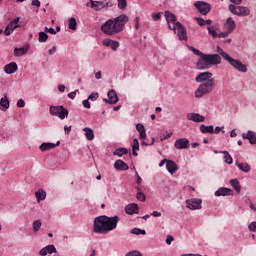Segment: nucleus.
I'll list each match as a JSON object with an SVG mask.
<instances>
[{
    "label": "nucleus",
    "mask_w": 256,
    "mask_h": 256,
    "mask_svg": "<svg viewBox=\"0 0 256 256\" xmlns=\"http://www.w3.org/2000/svg\"><path fill=\"white\" fill-rule=\"evenodd\" d=\"M29 48L24 46L22 48H15L14 49V57H23V55H27Z\"/></svg>",
    "instance_id": "7c9ffc66"
},
{
    "label": "nucleus",
    "mask_w": 256,
    "mask_h": 256,
    "mask_svg": "<svg viewBox=\"0 0 256 256\" xmlns=\"http://www.w3.org/2000/svg\"><path fill=\"white\" fill-rule=\"evenodd\" d=\"M17 69H19V67L17 66L16 62H11L4 67V71L7 73V75H13V73H17Z\"/></svg>",
    "instance_id": "393cba45"
},
{
    "label": "nucleus",
    "mask_w": 256,
    "mask_h": 256,
    "mask_svg": "<svg viewBox=\"0 0 256 256\" xmlns=\"http://www.w3.org/2000/svg\"><path fill=\"white\" fill-rule=\"evenodd\" d=\"M189 145H190V142H189V139L187 138H180L174 142V147L176 149H189Z\"/></svg>",
    "instance_id": "f3484780"
},
{
    "label": "nucleus",
    "mask_w": 256,
    "mask_h": 256,
    "mask_svg": "<svg viewBox=\"0 0 256 256\" xmlns=\"http://www.w3.org/2000/svg\"><path fill=\"white\" fill-rule=\"evenodd\" d=\"M215 197H230L233 195V190L227 187H221L214 193Z\"/></svg>",
    "instance_id": "6ab92c4d"
},
{
    "label": "nucleus",
    "mask_w": 256,
    "mask_h": 256,
    "mask_svg": "<svg viewBox=\"0 0 256 256\" xmlns=\"http://www.w3.org/2000/svg\"><path fill=\"white\" fill-rule=\"evenodd\" d=\"M114 168L116 169V171H128L129 165L123 162V160H116L114 163Z\"/></svg>",
    "instance_id": "a878e982"
},
{
    "label": "nucleus",
    "mask_w": 256,
    "mask_h": 256,
    "mask_svg": "<svg viewBox=\"0 0 256 256\" xmlns=\"http://www.w3.org/2000/svg\"><path fill=\"white\" fill-rule=\"evenodd\" d=\"M136 130L140 135V139H147V131L145 130V126L143 124H136Z\"/></svg>",
    "instance_id": "c756f323"
},
{
    "label": "nucleus",
    "mask_w": 256,
    "mask_h": 256,
    "mask_svg": "<svg viewBox=\"0 0 256 256\" xmlns=\"http://www.w3.org/2000/svg\"><path fill=\"white\" fill-rule=\"evenodd\" d=\"M248 229H249V231H252L253 233H256V222H251L248 225Z\"/></svg>",
    "instance_id": "3c124183"
},
{
    "label": "nucleus",
    "mask_w": 256,
    "mask_h": 256,
    "mask_svg": "<svg viewBox=\"0 0 256 256\" xmlns=\"http://www.w3.org/2000/svg\"><path fill=\"white\" fill-rule=\"evenodd\" d=\"M236 167H238V169H240V171H242L243 173H249V171H251V165H249L248 163H239V161L235 162Z\"/></svg>",
    "instance_id": "c85d7f7f"
},
{
    "label": "nucleus",
    "mask_w": 256,
    "mask_h": 256,
    "mask_svg": "<svg viewBox=\"0 0 256 256\" xmlns=\"http://www.w3.org/2000/svg\"><path fill=\"white\" fill-rule=\"evenodd\" d=\"M214 88L215 80H209L208 82L200 84L194 92V95L196 99H201V97H204V95H209V93H212Z\"/></svg>",
    "instance_id": "39448f33"
},
{
    "label": "nucleus",
    "mask_w": 256,
    "mask_h": 256,
    "mask_svg": "<svg viewBox=\"0 0 256 256\" xmlns=\"http://www.w3.org/2000/svg\"><path fill=\"white\" fill-rule=\"evenodd\" d=\"M232 32H229V30H226L224 32L218 33L217 39H226L228 35H231Z\"/></svg>",
    "instance_id": "09e8293b"
},
{
    "label": "nucleus",
    "mask_w": 256,
    "mask_h": 256,
    "mask_svg": "<svg viewBox=\"0 0 256 256\" xmlns=\"http://www.w3.org/2000/svg\"><path fill=\"white\" fill-rule=\"evenodd\" d=\"M41 227H43V222L41 220H36L32 223V231L33 233H39L41 230Z\"/></svg>",
    "instance_id": "c9c22d12"
},
{
    "label": "nucleus",
    "mask_w": 256,
    "mask_h": 256,
    "mask_svg": "<svg viewBox=\"0 0 256 256\" xmlns=\"http://www.w3.org/2000/svg\"><path fill=\"white\" fill-rule=\"evenodd\" d=\"M166 169L168 171V173H170V175H175V173H177L179 166H177V163H175V161L173 160H168L167 164H166Z\"/></svg>",
    "instance_id": "b1692460"
},
{
    "label": "nucleus",
    "mask_w": 256,
    "mask_h": 256,
    "mask_svg": "<svg viewBox=\"0 0 256 256\" xmlns=\"http://www.w3.org/2000/svg\"><path fill=\"white\" fill-rule=\"evenodd\" d=\"M127 215H137L139 213V205L137 203H130L125 207Z\"/></svg>",
    "instance_id": "412c9836"
},
{
    "label": "nucleus",
    "mask_w": 256,
    "mask_h": 256,
    "mask_svg": "<svg viewBox=\"0 0 256 256\" xmlns=\"http://www.w3.org/2000/svg\"><path fill=\"white\" fill-rule=\"evenodd\" d=\"M58 91H60V93H65V84H59Z\"/></svg>",
    "instance_id": "338daca9"
},
{
    "label": "nucleus",
    "mask_w": 256,
    "mask_h": 256,
    "mask_svg": "<svg viewBox=\"0 0 256 256\" xmlns=\"http://www.w3.org/2000/svg\"><path fill=\"white\" fill-rule=\"evenodd\" d=\"M61 145V142L58 141L56 143H51V142H44L39 146L40 151L45 153V151H49L51 149H55V147H59Z\"/></svg>",
    "instance_id": "aec40b11"
},
{
    "label": "nucleus",
    "mask_w": 256,
    "mask_h": 256,
    "mask_svg": "<svg viewBox=\"0 0 256 256\" xmlns=\"http://www.w3.org/2000/svg\"><path fill=\"white\" fill-rule=\"evenodd\" d=\"M102 45L104 47H110L112 51H117L119 49V41L113 40L111 38H106L102 40Z\"/></svg>",
    "instance_id": "2eb2a0df"
},
{
    "label": "nucleus",
    "mask_w": 256,
    "mask_h": 256,
    "mask_svg": "<svg viewBox=\"0 0 256 256\" xmlns=\"http://www.w3.org/2000/svg\"><path fill=\"white\" fill-rule=\"evenodd\" d=\"M11 33H13V30L9 28V26H6L5 30H4V34L9 37V35H11Z\"/></svg>",
    "instance_id": "e2e57ef3"
},
{
    "label": "nucleus",
    "mask_w": 256,
    "mask_h": 256,
    "mask_svg": "<svg viewBox=\"0 0 256 256\" xmlns=\"http://www.w3.org/2000/svg\"><path fill=\"white\" fill-rule=\"evenodd\" d=\"M200 131L203 134L210 133L212 135L213 133H215V128L213 127V125L205 126L204 124H202L200 125Z\"/></svg>",
    "instance_id": "473e14b6"
},
{
    "label": "nucleus",
    "mask_w": 256,
    "mask_h": 256,
    "mask_svg": "<svg viewBox=\"0 0 256 256\" xmlns=\"http://www.w3.org/2000/svg\"><path fill=\"white\" fill-rule=\"evenodd\" d=\"M225 127L224 126H222V127H219V126H217V127H215V129H214V133L216 134V135H219V133H221V131H222V133H225Z\"/></svg>",
    "instance_id": "8fccbe9b"
},
{
    "label": "nucleus",
    "mask_w": 256,
    "mask_h": 256,
    "mask_svg": "<svg viewBox=\"0 0 256 256\" xmlns=\"http://www.w3.org/2000/svg\"><path fill=\"white\" fill-rule=\"evenodd\" d=\"M207 31H208V34L211 35V37H213V39H217V37L219 36V33H217V31L215 30V27L213 26H208Z\"/></svg>",
    "instance_id": "a19ab883"
},
{
    "label": "nucleus",
    "mask_w": 256,
    "mask_h": 256,
    "mask_svg": "<svg viewBox=\"0 0 256 256\" xmlns=\"http://www.w3.org/2000/svg\"><path fill=\"white\" fill-rule=\"evenodd\" d=\"M248 205L251 211H254V213H256V204L249 200Z\"/></svg>",
    "instance_id": "4d7b16f0"
},
{
    "label": "nucleus",
    "mask_w": 256,
    "mask_h": 256,
    "mask_svg": "<svg viewBox=\"0 0 256 256\" xmlns=\"http://www.w3.org/2000/svg\"><path fill=\"white\" fill-rule=\"evenodd\" d=\"M224 155V161L228 164V165H233V157H231V155L229 154L228 151H222L221 152Z\"/></svg>",
    "instance_id": "ea45409f"
},
{
    "label": "nucleus",
    "mask_w": 256,
    "mask_h": 256,
    "mask_svg": "<svg viewBox=\"0 0 256 256\" xmlns=\"http://www.w3.org/2000/svg\"><path fill=\"white\" fill-rule=\"evenodd\" d=\"M217 53H219L220 57L224 59V61H227L231 67L236 69V71H239V73H247V65L243 64L241 60L234 59L229 55V53L225 52L221 47L217 46Z\"/></svg>",
    "instance_id": "20e7f679"
},
{
    "label": "nucleus",
    "mask_w": 256,
    "mask_h": 256,
    "mask_svg": "<svg viewBox=\"0 0 256 256\" xmlns=\"http://www.w3.org/2000/svg\"><path fill=\"white\" fill-rule=\"evenodd\" d=\"M230 185L231 187H233L236 193H241V183H239V180L237 179L230 180Z\"/></svg>",
    "instance_id": "f704fd0d"
},
{
    "label": "nucleus",
    "mask_w": 256,
    "mask_h": 256,
    "mask_svg": "<svg viewBox=\"0 0 256 256\" xmlns=\"http://www.w3.org/2000/svg\"><path fill=\"white\" fill-rule=\"evenodd\" d=\"M173 241H175V238H173V236H171V235H168L166 238L167 245H171V243H173Z\"/></svg>",
    "instance_id": "680f3d73"
},
{
    "label": "nucleus",
    "mask_w": 256,
    "mask_h": 256,
    "mask_svg": "<svg viewBox=\"0 0 256 256\" xmlns=\"http://www.w3.org/2000/svg\"><path fill=\"white\" fill-rule=\"evenodd\" d=\"M47 39H49V35H47V33L39 32V38H38L39 43H46Z\"/></svg>",
    "instance_id": "c03bdc74"
},
{
    "label": "nucleus",
    "mask_w": 256,
    "mask_h": 256,
    "mask_svg": "<svg viewBox=\"0 0 256 256\" xmlns=\"http://www.w3.org/2000/svg\"><path fill=\"white\" fill-rule=\"evenodd\" d=\"M98 99H99V93L98 92H92L88 96V100H90V101H97Z\"/></svg>",
    "instance_id": "de8ad7c7"
},
{
    "label": "nucleus",
    "mask_w": 256,
    "mask_h": 256,
    "mask_svg": "<svg viewBox=\"0 0 256 256\" xmlns=\"http://www.w3.org/2000/svg\"><path fill=\"white\" fill-rule=\"evenodd\" d=\"M195 20L197 21L198 25H200V27H203L205 25V19L195 18Z\"/></svg>",
    "instance_id": "bf43d9fd"
},
{
    "label": "nucleus",
    "mask_w": 256,
    "mask_h": 256,
    "mask_svg": "<svg viewBox=\"0 0 256 256\" xmlns=\"http://www.w3.org/2000/svg\"><path fill=\"white\" fill-rule=\"evenodd\" d=\"M242 139H248L250 145H256V132L249 130L242 134Z\"/></svg>",
    "instance_id": "5701e85b"
},
{
    "label": "nucleus",
    "mask_w": 256,
    "mask_h": 256,
    "mask_svg": "<svg viewBox=\"0 0 256 256\" xmlns=\"http://www.w3.org/2000/svg\"><path fill=\"white\" fill-rule=\"evenodd\" d=\"M83 107L85 109H91V103L89 102V98L82 101Z\"/></svg>",
    "instance_id": "603ef678"
},
{
    "label": "nucleus",
    "mask_w": 256,
    "mask_h": 256,
    "mask_svg": "<svg viewBox=\"0 0 256 256\" xmlns=\"http://www.w3.org/2000/svg\"><path fill=\"white\" fill-rule=\"evenodd\" d=\"M107 96L108 99H103L104 103H107L108 105H115L116 103H119V96L117 95V91L112 89L107 93Z\"/></svg>",
    "instance_id": "ddd939ff"
},
{
    "label": "nucleus",
    "mask_w": 256,
    "mask_h": 256,
    "mask_svg": "<svg viewBox=\"0 0 256 256\" xmlns=\"http://www.w3.org/2000/svg\"><path fill=\"white\" fill-rule=\"evenodd\" d=\"M10 107V101L7 96H4L0 99V111H7Z\"/></svg>",
    "instance_id": "cd10ccee"
},
{
    "label": "nucleus",
    "mask_w": 256,
    "mask_h": 256,
    "mask_svg": "<svg viewBox=\"0 0 256 256\" xmlns=\"http://www.w3.org/2000/svg\"><path fill=\"white\" fill-rule=\"evenodd\" d=\"M235 27H237V25L235 24V20H233L232 17L227 18L224 23L225 31H229V33H233V31H235Z\"/></svg>",
    "instance_id": "4be33fe9"
},
{
    "label": "nucleus",
    "mask_w": 256,
    "mask_h": 256,
    "mask_svg": "<svg viewBox=\"0 0 256 256\" xmlns=\"http://www.w3.org/2000/svg\"><path fill=\"white\" fill-rule=\"evenodd\" d=\"M131 147H132V154L134 155V157H137V155H139L137 153V151H139V140L137 138L133 140Z\"/></svg>",
    "instance_id": "e433bc0d"
},
{
    "label": "nucleus",
    "mask_w": 256,
    "mask_h": 256,
    "mask_svg": "<svg viewBox=\"0 0 256 256\" xmlns=\"http://www.w3.org/2000/svg\"><path fill=\"white\" fill-rule=\"evenodd\" d=\"M165 19L168 23L169 29L175 31L177 29V25L181 24L177 21V16L171 12H165Z\"/></svg>",
    "instance_id": "1a4fd4ad"
},
{
    "label": "nucleus",
    "mask_w": 256,
    "mask_h": 256,
    "mask_svg": "<svg viewBox=\"0 0 256 256\" xmlns=\"http://www.w3.org/2000/svg\"><path fill=\"white\" fill-rule=\"evenodd\" d=\"M229 11L237 17H247L251 14V10L245 6H235V4L229 5Z\"/></svg>",
    "instance_id": "0eeeda50"
},
{
    "label": "nucleus",
    "mask_w": 256,
    "mask_h": 256,
    "mask_svg": "<svg viewBox=\"0 0 256 256\" xmlns=\"http://www.w3.org/2000/svg\"><path fill=\"white\" fill-rule=\"evenodd\" d=\"M194 6L199 13H201V15H208V13L211 11V4L207 2L197 1L195 2Z\"/></svg>",
    "instance_id": "9b49d317"
},
{
    "label": "nucleus",
    "mask_w": 256,
    "mask_h": 256,
    "mask_svg": "<svg viewBox=\"0 0 256 256\" xmlns=\"http://www.w3.org/2000/svg\"><path fill=\"white\" fill-rule=\"evenodd\" d=\"M173 135V132H169L167 135H165L164 137L160 138V141H165L167 139H170V137Z\"/></svg>",
    "instance_id": "69168bd1"
},
{
    "label": "nucleus",
    "mask_w": 256,
    "mask_h": 256,
    "mask_svg": "<svg viewBox=\"0 0 256 256\" xmlns=\"http://www.w3.org/2000/svg\"><path fill=\"white\" fill-rule=\"evenodd\" d=\"M69 29L72 31H77V20L75 18L69 19Z\"/></svg>",
    "instance_id": "37998d69"
},
{
    "label": "nucleus",
    "mask_w": 256,
    "mask_h": 256,
    "mask_svg": "<svg viewBox=\"0 0 256 256\" xmlns=\"http://www.w3.org/2000/svg\"><path fill=\"white\" fill-rule=\"evenodd\" d=\"M127 153H129L127 148H118L113 152V155H116L117 157H123V155H127Z\"/></svg>",
    "instance_id": "58836bf2"
},
{
    "label": "nucleus",
    "mask_w": 256,
    "mask_h": 256,
    "mask_svg": "<svg viewBox=\"0 0 256 256\" xmlns=\"http://www.w3.org/2000/svg\"><path fill=\"white\" fill-rule=\"evenodd\" d=\"M45 31H47V33H50L51 35H57V30H55L54 28L45 27Z\"/></svg>",
    "instance_id": "6e6d98bb"
},
{
    "label": "nucleus",
    "mask_w": 256,
    "mask_h": 256,
    "mask_svg": "<svg viewBox=\"0 0 256 256\" xmlns=\"http://www.w3.org/2000/svg\"><path fill=\"white\" fill-rule=\"evenodd\" d=\"M174 33L178 35L180 41H187V29L185 26H183V24H178L174 30Z\"/></svg>",
    "instance_id": "4468645a"
},
{
    "label": "nucleus",
    "mask_w": 256,
    "mask_h": 256,
    "mask_svg": "<svg viewBox=\"0 0 256 256\" xmlns=\"http://www.w3.org/2000/svg\"><path fill=\"white\" fill-rule=\"evenodd\" d=\"M190 51H192V53H194V55H197L198 57H201L202 55H204L205 53L201 52V50L196 49L193 46H189Z\"/></svg>",
    "instance_id": "49530a36"
},
{
    "label": "nucleus",
    "mask_w": 256,
    "mask_h": 256,
    "mask_svg": "<svg viewBox=\"0 0 256 256\" xmlns=\"http://www.w3.org/2000/svg\"><path fill=\"white\" fill-rule=\"evenodd\" d=\"M152 19L153 21L161 20V13H152Z\"/></svg>",
    "instance_id": "5fc2aeb1"
},
{
    "label": "nucleus",
    "mask_w": 256,
    "mask_h": 256,
    "mask_svg": "<svg viewBox=\"0 0 256 256\" xmlns=\"http://www.w3.org/2000/svg\"><path fill=\"white\" fill-rule=\"evenodd\" d=\"M17 107H19V108L25 107V100H23V99L20 98V99L17 101Z\"/></svg>",
    "instance_id": "052dcab7"
},
{
    "label": "nucleus",
    "mask_w": 256,
    "mask_h": 256,
    "mask_svg": "<svg viewBox=\"0 0 256 256\" xmlns=\"http://www.w3.org/2000/svg\"><path fill=\"white\" fill-rule=\"evenodd\" d=\"M186 117H187L188 121H193L194 123L205 122V116H203L199 113L191 112V113H188Z\"/></svg>",
    "instance_id": "dca6fc26"
},
{
    "label": "nucleus",
    "mask_w": 256,
    "mask_h": 256,
    "mask_svg": "<svg viewBox=\"0 0 256 256\" xmlns=\"http://www.w3.org/2000/svg\"><path fill=\"white\" fill-rule=\"evenodd\" d=\"M129 23V16L121 14L118 17L110 18L101 25V31L108 37L119 35L125 31V26Z\"/></svg>",
    "instance_id": "f257e3e1"
},
{
    "label": "nucleus",
    "mask_w": 256,
    "mask_h": 256,
    "mask_svg": "<svg viewBox=\"0 0 256 256\" xmlns=\"http://www.w3.org/2000/svg\"><path fill=\"white\" fill-rule=\"evenodd\" d=\"M49 111L52 117H58L61 120L69 116V110L63 106H50Z\"/></svg>",
    "instance_id": "423d86ee"
},
{
    "label": "nucleus",
    "mask_w": 256,
    "mask_h": 256,
    "mask_svg": "<svg viewBox=\"0 0 256 256\" xmlns=\"http://www.w3.org/2000/svg\"><path fill=\"white\" fill-rule=\"evenodd\" d=\"M221 63V55L218 54H202L201 57H199L196 67L200 71H203L205 69H211L213 65H219Z\"/></svg>",
    "instance_id": "7ed1b4c3"
},
{
    "label": "nucleus",
    "mask_w": 256,
    "mask_h": 256,
    "mask_svg": "<svg viewBox=\"0 0 256 256\" xmlns=\"http://www.w3.org/2000/svg\"><path fill=\"white\" fill-rule=\"evenodd\" d=\"M20 17H16L14 18L7 26L12 30L15 31V29H19L20 25H19V21H20Z\"/></svg>",
    "instance_id": "72a5a7b5"
},
{
    "label": "nucleus",
    "mask_w": 256,
    "mask_h": 256,
    "mask_svg": "<svg viewBox=\"0 0 256 256\" xmlns=\"http://www.w3.org/2000/svg\"><path fill=\"white\" fill-rule=\"evenodd\" d=\"M113 5V2L111 1H94L90 0V8L93 9V11H102V9H107Z\"/></svg>",
    "instance_id": "6e6552de"
},
{
    "label": "nucleus",
    "mask_w": 256,
    "mask_h": 256,
    "mask_svg": "<svg viewBox=\"0 0 256 256\" xmlns=\"http://www.w3.org/2000/svg\"><path fill=\"white\" fill-rule=\"evenodd\" d=\"M202 203H203V200L199 198H192V199L186 200V207L191 211H197L198 209H201Z\"/></svg>",
    "instance_id": "f8f14e48"
},
{
    "label": "nucleus",
    "mask_w": 256,
    "mask_h": 256,
    "mask_svg": "<svg viewBox=\"0 0 256 256\" xmlns=\"http://www.w3.org/2000/svg\"><path fill=\"white\" fill-rule=\"evenodd\" d=\"M196 83H207L208 81H215V78H213V73L211 72H201L199 73L195 78Z\"/></svg>",
    "instance_id": "9d476101"
},
{
    "label": "nucleus",
    "mask_w": 256,
    "mask_h": 256,
    "mask_svg": "<svg viewBox=\"0 0 256 256\" xmlns=\"http://www.w3.org/2000/svg\"><path fill=\"white\" fill-rule=\"evenodd\" d=\"M130 233L132 235H147V232L143 229L140 228H133Z\"/></svg>",
    "instance_id": "79ce46f5"
},
{
    "label": "nucleus",
    "mask_w": 256,
    "mask_h": 256,
    "mask_svg": "<svg viewBox=\"0 0 256 256\" xmlns=\"http://www.w3.org/2000/svg\"><path fill=\"white\" fill-rule=\"evenodd\" d=\"M155 144V138H152L150 142L142 141L141 145H144L145 147H149V145Z\"/></svg>",
    "instance_id": "864d4df0"
},
{
    "label": "nucleus",
    "mask_w": 256,
    "mask_h": 256,
    "mask_svg": "<svg viewBox=\"0 0 256 256\" xmlns=\"http://www.w3.org/2000/svg\"><path fill=\"white\" fill-rule=\"evenodd\" d=\"M118 224L119 216H97L93 222V231L94 233H99L100 235H107V233L115 231Z\"/></svg>",
    "instance_id": "f03ea898"
},
{
    "label": "nucleus",
    "mask_w": 256,
    "mask_h": 256,
    "mask_svg": "<svg viewBox=\"0 0 256 256\" xmlns=\"http://www.w3.org/2000/svg\"><path fill=\"white\" fill-rule=\"evenodd\" d=\"M53 253H57V248L53 244L47 245L39 251L40 256L53 255Z\"/></svg>",
    "instance_id": "a211bd4d"
},
{
    "label": "nucleus",
    "mask_w": 256,
    "mask_h": 256,
    "mask_svg": "<svg viewBox=\"0 0 256 256\" xmlns=\"http://www.w3.org/2000/svg\"><path fill=\"white\" fill-rule=\"evenodd\" d=\"M150 215H152V217H161V212L159 211H153Z\"/></svg>",
    "instance_id": "774afa93"
},
{
    "label": "nucleus",
    "mask_w": 256,
    "mask_h": 256,
    "mask_svg": "<svg viewBox=\"0 0 256 256\" xmlns=\"http://www.w3.org/2000/svg\"><path fill=\"white\" fill-rule=\"evenodd\" d=\"M83 131L85 133V137L88 141H93L95 139V132H93V129L89 127L83 128Z\"/></svg>",
    "instance_id": "2f4dec72"
},
{
    "label": "nucleus",
    "mask_w": 256,
    "mask_h": 256,
    "mask_svg": "<svg viewBox=\"0 0 256 256\" xmlns=\"http://www.w3.org/2000/svg\"><path fill=\"white\" fill-rule=\"evenodd\" d=\"M35 197L37 203H41V201H45V199H47V192L40 188L35 192Z\"/></svg>",
    "instance_id": "bb28decb"
},
{
    "label": "nucleus",
    "mask_w": 256,
    "mask_h": 256,
    "mask_svg": "<svg viewBox=\"0 0 256 256\" xmlns=\"http://www.w3.org/2000/svg\"><path fill=\"white\" fill-rule=\"evenodd\" d=\"M31 5H33V7H41V1L39 0H32Z\"/></svg>",
    "instance_id": "0e129e2a"
},
{
    "label": "nucleus",
    "mask_w": 256,
    "mask_h": 256,
    "mask_svg": "<svg viewBox=\"0 0 256 256\" xmlns=\"http://www.w3.org/2000/svg\"><path fill=\"white\" fill-rule=\"evenodd\" d=\"M136 198L141 201V203H145L146 197H145V193H143V191L141 190V188L136 187Z\"/></svg>",
    "instance_id": "4c0bfd02"
},
{
    "label": "nucleus",
    "mask_w": 256,
    "mask_h": 256,
    "mask_svg": "<svg viewBox=\"0 0 256 256\" xmlns=\"http://www.w3.org/2000/svg\"><path fill=\"white\" fill-rule=\"evenodd\" d=\"M118 9H127V0H117Z\"/></svg>",
    "instance_id": "a18cd8bd"
},
{
    "label": "nucleus",
    "mask_w": 256,
    "mask_h": 256,
    "mask_svg": "<svg viewBox=\"0 0 256 256\" xmlns=\"http://www.w3.org/2000/svg\"><path fill=\"white\" fill-rule=\"evenodd\" d=\"M125 256H142L139 251L128 252Z\"/></svg>",
    "instance_id": "13d9d810"
}]
</instances>
